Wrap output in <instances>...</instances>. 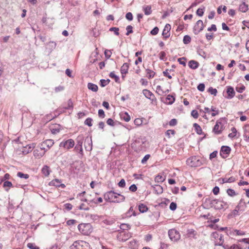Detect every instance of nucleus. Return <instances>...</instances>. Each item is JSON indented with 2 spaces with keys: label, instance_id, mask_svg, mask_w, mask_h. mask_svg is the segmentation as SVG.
<instances>
[{
  "label": "nucleus",
  "instance_id": "1",
  "mask_svg": "<svg viewBox=\"0 0 249 249\" xmlns=\"http://www.w3.org/2000/svg\"><path fill=\"white\" fill-rule=\"evenodd\" d=\"M204 204L207 208H213L216 210H225L229 207L227 202L220 199H213L211 197L206 198Z\"/></svg>",
  "mask_w": 249,
  "mask_h": 249
},
{
  "label": "nucleus",
  "instance_id": "2",
  "mask_svg": "<svg viewBox=\"0 0 249 249\" xmlns=\"http://www.w3.org/2000/svg\"><path fill=\"white\" fill-rule=\"evenodd\" d=\"M104 197L106 201L116 203L123 202L125 199V197L124 196L112 191L106 193L104 195Z\"/></svg>",
  "mask_w": 249,
  "mask_h": 249
},
{
  "label": "nucleus",
  "instance_id": "3",
  "mask_svg": "<svg viewBox=\"0 0 249 249\" xmlns=\"http://www.w3.org/2000/svg\"><path fill=\"white\" fill-rule=\"evenodd\" d=\"M79 231L83 235H89L92 231V226L89 223H81L78 225Z\"/></svg>",
  "mask_w": 249,
  "mask_h": 249
},
{
  "label": "nucleus",
  "instance_id": "4",
  "mask_svg": "<svg viewBox=\"0 0 249 249\" xmlns=\"http://www.w3.org/2000/svg\"><path fill=\"white\" fill-rule=\"evenodd\" d=\"M71 249H91L89 244L84 241H77L73 243Z\"/></svg>",
  "mask_w": 249,
  "mask_h": 249
},
{
  "label": "nucleus",
  "instance_id": "5",
  "mask_svg": "<svg viewBox=\"0 0 249 249\" xmlns=\"http://www.w3.org/2000/svg\"><path fill=\"white\" fill-rule=\"evenodd\" d=\"M168 235L170 239L174 242L178 241L180 238L179 232L174 229L169 230Z\"/></svg>",
  "mask_w": 249,
  "mask_h": 249
},
{
  "label": "nucleus",
  "instance_id": "6",
  "mask_svg": "<svg viewBox=\"0 0 249 249\" xmlns=\"http://www.w3.org/2000/svg\"><path fill=\"white\" fill-rule=\"evenodd\" d=\"M187 165L191 167H196L200 165L201 162L198 158L196 156H193L188 159L186 160Z\"/></svg>",
  "mask_w": 249,
  "mask_h": 249
},
{
  "label": "nucleus",
  "instance_id": "7",
  "mask_svg": "<svg viewBox=\"0 0 249 249\" xmlns=\"http://www.w3.org/2000/svg\"><path fill=\"white\" fill-rule=\"evenodd\" d=\"M204 29V25L202 20H198L195 25L193 28L194 33L196 35Z\"/></svg>",
  "mask_w": 249,
  "mask_h": 249
},
{
  "label": "nucleus",
  "instance_id": "8",
  "mask_svg": "<svg viewBox=\"0 0 249 249\" xmlns=\"http://www.w3.org/2000/svg\"><path fill=\"white\" fill-rule=\"evenodd\" d=\"M231 148L228 146H222L221 147L220 155L222 158H227L230 155Z\"/></svg>",
  "mask_w": 249,
  "mask_h": 249
},
{
  "label": "nucleus",
  "instance_id": "9",
  "mask_svg": "<svg viewBox=\"0 0 249 249\" xmlns=\"http://www.w3.org/2000/svg\"><path fill=\"white\" fill-rule=\"evenodd\" d=\"M74 145V141L71 139H69L65 141H63L59 144L60 147H63L66 149H69L73 147Z\"/></svg>",
  "mask_w": 249,
  "mask_h": 249
},
{
  "label": "nucleus",
  "instance_id": "10",
  "mask_svg": "<svg viewBox=\"0 0 249 249\" xmlns=\"http://www.w3.org/2000/svg\"><path fill=\"white\" fill-rule=\"evenodd\" d=\"M131 233L129 232H126L124 231H121L117 236V238L120 241L125 242L131 237Z\"/></svg>",
  "mask_w": 249,
  "mask_h": 249
},
{
  "label": "nucleus",
  "instance_id": "11",
  "mask_svg": "<svg viewBox=\"0 0 249 249\" xmlns=\"http://www.w3.org/2000/svg\"><path fill=\"white\" fill-rule=\"evenodd\" d=\"M171 25L169 24H166L163 30L162 35L164 40L170 36Z\"/></svg>",
  "mask_w": 249,
  "mask_h": 249
},
{
  "label": "nucleus",
  "instance_id": "12",
  "mask_svg": "<svg viewBox=\"0 0 249 249\" xmlns=\"http://www.w3.org/2000/svg\"><path fill=\"white\" fill-rule=\"evenodd\" d=\"M175 101V95H173L172 94L168 95L165 98V100H163V98L161 99V101L167 105L173 104L174 103Z\"/></svg>",
  "mask_w": 249,
  "mask_h": 249
},
{
  "label": "nucleus",
  "instance_id": "13",
  "mask_svg": "<svg viewBox=\"0 0 249 249\" xmlns=\"http://www.w3.org/2000/svg\"><path fill=\"white\" fill-rule=\"evenodd\" d=\"M85 148L87 151H91L92 149V140L91 138H87L85 140Z\"/></svg>",
  "mask_w": 249,
  "mask_h": 249
},
{
  "label": "nucleus",
  "instance_id": "14",
  "mask_svg": "<svg viewBox=\"0 0 249 249\" xmlns=\"http://www.w3.org/2000/svg\"><path fill=\"white\" fill-rule=\"evenodd\" d=\"M50 184L56 187H61L62 188H64L65 187V185L64 184L61 183V181L58 179H55L53 180L50 182Z\"/></svg>",
  "mask_w": 249,
  "mask_h": 249
},
{
  "label": "nucleus",
  "instance_id": "15",
  "mask_svg": "<svg viewBox=\"0 0 249 249\" xmlns=\"http://www.w3.org/2000/svg\"><path fill=\"white\" fill-rule=\"evenodd\" d=\"M227 92L228 96L226 97L227 99H231L235 95V91L232 87L229 86L227 88Z\"/></svg>",
  "mask_w": 249,
  "mask_h": 249
},
{
  "label": "nucleus",
  "instance_id": "16",
  "mask_svg": "<svg viewBox=\"0 0 249 249\" xmlns=\"http://www.w3.org/2000/svg\"><path fill=\"white\" fill-rule=\"evenodd\" d=\"M128 246L131 249H137L139 246L138 241L135 239H132L128 242Z\"/></svg>",
  "mask_w": 249,
  "mask_h": 249
},
{
  "label": "nucleus",
  "instance_id": "17",
  "mask_svg": "<svg viewBox=\"0 0 249 249\" xmlns=\"http://www.w3.org/2000/svg\"><path fill=\"white\" fill-rule=\"evenodd\" d=\"M142 93L146 98L151 100L152 101L154 100V95L149 90L144 89L142 90Z\"/></svg>",
  "mask_w": 249,
  "mask_h": 249
},
{
  "label": "nucleus",
  "instance_id": "18",
  "mask_svg": "<svg viewBox=\"0 0 249 249\" xmlns=\"http://www.w3.org/2000/svg\"><path fill=\"white\" fill-rule=\"evenodd\" d=\"M221 123L220 122H219L218 121H217L216 122V124L214 126L213 128V132L216 134H219L221 133L222 130L221 128H219V124H221Z\"/></svg>",
  "mask_w": 249,
  "mask_h": 249
},
{
  "label": "nucleus",
  "instance_id": "19",
  "mask_svg": "<svg viewBox=\"0 0 249 249\" xmlns=\"http://www.w3.org/2000/svg\"><path fill=\"white\" fill-rule=\"evenodd\" d=\"M50 129L53 134H56L60 132L61 126L59 124H55L52 126Z\"/></svg>",
  "mask_w": 249,
  "mask_h": 249
},
{
  "label": "nucleus",
  "instance_id": "20",
  "mask_svg": "<svg viewBox=\"0 0 249 249\" xmlns=\"http://www.w3.org/2000/svg\"><path fill=\"white\" fill-rule=\"evenodd\" d=\"M188 66L189 67L195 70L196 69L198 66H199V63L198 62L195 61V60H190L188 63Z\"/></svg>",
  "mask_w": 249,
  "mask_h": 249
},
{
  "label": "nucleus",
  "instance_id": "21",
  "mask_svg": "<svg viewBox=\"0 0 249 249\" xmlns=\"http://www.w3.org/2000/svg\"><path fill=\"white\" fill-rule=\"evenodd\" d=\"M82 139L83 137L82 136H78L77 138V142L76 145H77V147H79V153L81 154H82L83 152V148H82Z\"/></svg>",
  "mask_w": 249,
  "mask_h": 249
},
{
  "label": "nucleus",
  "instance_id": "22",
  "mask_svg": "<svg viewBox=\"0 0 249 249\" xmlns=\"http://www.w3.org/2000/svg\"><path fill=\"white\" fill-rule=\"evenodd\" d=\"M129 64L127 63H124L121 68V72L122 75L126 74L128 72Z\"/></svg>",
  "mask_w": 249,
  "mask_h": 249
},
{
  "label": "nucleus",
  "instance_id": "23",
  "mask_svg": "<svg viewBox=\"0 0 249 249\" xmlns=\"http://www.w3.org/2000/svg\"><path fill=\"white\" fill-rule=\"evenodd\" d=\"M51 170H50V168L47 165H44L42 169L41 172L45 176L48 177L50 174Z\"/></svg>",
  "mask_w": 249,
  "mask_h": 249
},
{
  "label": "nucleus",
  "instance_id": "24",
  "mask_svg": "<svg viewBox=\"0 0 249 249\" xmlns=\"http://www.w3.org/2000/svg\"><path fill=\"white\" fill-rule=\"evenodd\" d=\"M54 142L53 140L48 139L46 140L41 143V146H46L48 148L52 147Z\"/></svg>",
  "mask_w": 249,
  "mask_h": 249
},
{
  "label": "nucleus",
  "instance_id": "25",
  "mask_svg": "<svg viewBox=\"0 0 249 249\" xmlns=\"http://www.w3.org/2000/svg\"><path fill=\"white\" fill-rule=\"evenodd\" d=\"M239 9L240 11L243 13H245L248 10V5L245 2H243L240 4Z\"/></svg>",
  "mask_w": 249,
  "mask_h": 249
},
{
  "label": "nucleus",
  "instance_id": "26",
  "mask_svg": "<svg viewBox=\"0 0 249 249\" xmlns=\"http://www.w3.org/2000/svg\"><path fill=\"white\" fill-rule=\"evenodd\" d=\"M47 48H48L50 52H51L53 50L56 46V43L54 41H50L47 44Z\"/></svg>",
  "mask_w": 249,
  "mask_h": 249
},
{
  "label": "nucleus",
  "instance_id": "27",
  "mask_svg": "<svg viewBox=\"0 0 249 249\" xmlns=\"http://www.w3.org/2000/svg\"><path fill=\"white\" fill-rule=\"evenodd\" d=\"M145 71L146 72V76L149 79L153 78L156 74V72L150 69H146Z\"/></svg>",
  "mask_w": 249,
  "mask_h": 249
},
{
  "label": "nucleus",
  "instance_id": "28",
  "mask_svg": "<svg viewBox=\"0 0 249 249\" xmlns=\"http://www.w3.org/2000/svg\"><path fill=\"white\" fill-rule=\"evenodd\" d=\"M88 88L89 90H91L94 92L97 91L98 89V86L96 85L91 83H89L88 84Z\"/></svg>",
  "mask_w": 249,
  "mask_h": 249
},
{
  "label": "nucleus",
  "instance_id": "29",
  "mask_svg": "<svg viewBox=\"0 0 249 249\" xmlns=\"http://www.w3.org/2000/svg\"><path fill=\"white\" fill-rule=\"evenodd\" d=\"M3 187L6 192H8L10 188L13 187V184L12 182L9 181H5L3 182Z\"/></svg>",
  "mask_w": 249,
  "mask_h": 249
},
{
  "label": "nucleus",
  "instance_id": "30",
  "mask_svg": "<svg viewBox=\"0 0 249 249\" xmlns=\"http://www.w3.org/2000/svg\"><path fill=\"white\" fill-rule=\"evenodd\" d=\"M120 116L121 119L125 122H129L130 120V115L126 112L124 113H122Z\"/></svg>",
  "mask_w": 249,
  "mask_h": 249
},
{
  "label": "nucleus",
  "instance_id": "31",
  "mask_svg": "<svg viewBox=\"0 0 249 249\" xmlns=\"http://www.w3.org/2000/svg\"><path fill=\"white\" fill-rule=\"evenodd\" d=\"M153 188L154 191L157 194H161L163 192L162 187L160 185H155Z\"/></svg>",
  "mask_w": 249,
  "mask_h": 249
},
{
  "label": "nucleus",
  "instance_id": "32",
  "mask_svg": "<svg viewBox=\"0 0 249 249\" xmlns=\"http://www.w3.org/2000/svg\"><path fill=\"white\" fill-rule=\"evenodd\" d=\"M193 126L195 128V129L196 130V132L198 134V135H201L203 133L202 130L199 124H198L196 123H195L193 124Z\"/></svg>",
  "mask_w": 249,
  "mask_h": 249
},
{
  "label": "nucleus",
  "instance_id": "33",
  "mask_svg": "<svg viewBox=\"0 0 249 249\" xmlns=\"http://www.w3.org/2000/svg\"><path fill=\"white\" fill-rule=\"evenodd\" d=\"M143 12L146 15H149L152 13L151 6L147 5L143 7Z\"/></svg>",
  "mask_w": 249,
  "mask_h": 249
},
{
  "label": "nucleus",
  "instance_id": "34",
  "mask_svg": "<svg viewBox=\"0 0 249 249\" xmlns=\"http://www.w3.org/2000/svg\"><path fill=\"white\" fill-rule=\"evenodd\" d=\"M245 127L246 129L244 131V137L245 138V140L247 142H249V131L247 129L248 127L249 128V124L246 125Z\"/></svg>",
  "mask_w": 249,
  "mask_h": 249
},
{
  "label": "nucleus",
  "instance_id": "35",
  "mask_svg": "<svg viewBox=\"0 0 249 249\" xmlns=\"http://www.w3.org/2000/svg\"><path fill=\"white\" fill-rule=\"evenodd\" d=\"M224 243V239L223 236L222 234H220L219 237L218 238V240L215 241V246H222Z\"/></svg>",
  "mask_w": 249,
  "mask_h": 249
},
{
  "label": "nucleus",
  "instance_id": "36",
  "mask_svg": "<svg viewBox=\"0 0 249 249\" xmlns=\"http://www.w3.org/2000/svg\"><path fill=\"white\" fill-rule=\"evenodd\" d=\"M138 208H139V210L140 212L142 213H145V212H147L148 210L147 207L145 205H144L142 203L139 204Z\"/></svg>",
  "mask_w": 249,
  "mask_h": 249
},
{
  "label": "nucleus",
  "instance_id": "37",
  "mask_svg": "<svg viewBox=\"0 0 249 249\" xmlns=\"http://www.w3.org/2000/svg\"><path fill=\"white\" fill-rule=\"evenodd\" d=\"M73 106L71 99H70L67 102V106L64 107L63 108L65 109H73Z\"/></svg>",
  "mask_w": 249,
  "mask_h": 249
},
{
  "label": "nucleus",
  "instance_id": "38",
  "mask_svg": "<svg viewBox=\"0 0 249 249\" xmlns=\"http://www.w3.org/2000/svg\"><path fill=\"white\" fill-rule=\"evenodd\" d=\"M45 153V151H43L42 152H39L37 149L35 150L34 151V156L36 158H40L42 157Z\"/></svg>",
  "mask_w": 249,
  "mask_h": 249
},
{
  "label": "nucleus",
  "instance_id": "39",
  "mask_svg": "<svg viewBox=\"0 0 249 249\" xmlns=\"http://www.w3.org/2000/svg\"><path fill=\"white\" fill-rule=\"evenodd\" d=\"M235 178L233 177H231L229 178H222V183H226V182H229V183H231L235 181Z\"/></svg>",
  "mask_w": 249,
  "mask_h": 249
},
{
  "label": "nucleus",
  "instance_id": "40",
  "mask_svg": "<svg viewBox=\"0 0 249 249\" xmlns=\"http://www.w3.org/2000/svg\"><path fill=\"white\" fill-rule=\"evenodd\" d=\"M33 149L32 145H28L25 147V149L22 151V152L24 154H27L29 152H31Z\"/></svg>",
  "mask_w": 249,
  "mask_h": 249
},
{
  "label": "nucleus",
  "instance_id": "41",
  "mask_svg": "<svg viewBox=\"0 0 249 249\" xmlns=\"http://www.w3.org/2000/svg\"><path fill=\"white\" fill-rule=\"evenodd\" d=\"M242 203L244 205H245V202H243V199H241L240 202H239V203L236 206V209H235L233 211V214H234V215L237 214L238 211L240 210V206L242 204Z\"/></svg>",
  "mask_w": 249,
  "mask_h": 249
},
{
  "label": "nucleus",
  "instance_id": "42",
  "mask_svg": "<svg viewBox=\"0 0 249 249\" xmlns=\"http://www.w3.org/2000/svg\"><path fill=\"white\" fill-rule=\"evenodd\" d=\"M231 131L232 132L228 135V137L231 139H232L236 136L237 134V130L235 127H233L231 128Z\"/></svg>",
  "mask_w": 249,
  "mask_h": 249
},
{
  "label": "nucleus",
  "instance_id": "43",
  "mask_svg": "<svg viewBox=\"0 0 249 249\" xmlns=\"http://www.w3.org/2000/svg\"><path fill=\"white\" fill-rule=\"evenodd\" d=\"M103 222L107 225H112L115 223V220L113 218L105 219L103 221Z\"/></svg>",
  "mask_w": 249,
  "mask_h": 249
},
{
  "label": "nucleus",
  "instance_id": "44",
  "mask_svg": "<svg viewBox=\"0 0 249 249\" xmlns=\"http://www.w3.org/2000/svg\"><path fill=\"white\" fill-rule=\"evenodd\" d=\"M130 227V225L128 224H122L120 225V228L123 230L122 231L129 230Z\"/></svg>",
  "mask_w": 249,
  "mask_h": 249
},
{
  "label": "nucleus",
  "instance_id": "45",
  "mask_svg": "<svg viewBox=\"0 0 249 249\" xmlns=\"http://www.w3.org/2000/svg\"><path fill=\"white\" fill-rule=\"evenodd\" d=\"M197 53H198V55L202 56L204 58H206V53L202 49H200V48L197 49Z\"/></svg>",
  "mask_w": 249,
  "mask_h": 249
},
{
  "label": "nucleus",
  "instance_id": "46",
  "mask_svg": "<svg viewBox=\"0 0 249 249\" xmlns=\"http://www.w3.org/2000/svg\"><path fill=\"white\" fill-rule=\"evenodd\" d=\"M191 37L188 35H185L183 37V43L185 44H189L191 42Z\"/></svg>",
  "mask_w": 249,
  "mask_h": 249
},
{
  "label": "nucleus",
  "instance_id": "47",
  "mask_svg": "<svg viewBox=\"0 0 249 249\" xmlns=\"http://www.w3.org/2000/svg\"><path fill=\"white\" fill-rule=\"evenodd\" d=\"M17 176L20 178H23L25 179H27L29 177V175L28 174H24L20 172H18L17 173Z\"/></svg>",
  "mask_w": 249,
  "mask_h": 249
},
{
  "label": "nucleus",
  "instance_id": "48",
  "mask_svg": "<svg viewBox=\"0 0 249 249\" xmlns=\"http://www.w3.org/2000/svg\"><path fill=\"white\" fill-rule=\"evenodd\" d=\"M211 111L213 112L212 113V116L213 117L218 115L219 112V110L216 109V108L214 107L213 106H212Z\"/></svg>",
  "mask_w": 249,
  "mask_h": 249
},
{
  "label": "nucleus",
  "instance_id": "49",
  "mask_svg": "<svg viewBox=\"0 0 249 249\" xmlns=\"http://www.w3.org/2000/svg\"><path fill=\"white\" fill-rule=\"evenodd\" d=\"M107 123L110 126H114L116 125V124L118 123V122H114L112 119L109 118L107 119Z\"/></svg>",
  "mask_w": 249,
  "mask_h": 249
},
{
  "label": "nucleus",
  "instance_id": "50",
  "mask_svg": "<svg viewBox=\"0 0 249 249\" xmlns=\"http://www.w3.org/2000/svg\"><path fill=\"white\" fill-rule=\"evenodd\" d=\"M227 193L230 196H236L237 194L235 193L234 190L232 189H228L227 190Z\"/></svg>",
  "mask_w": 249,
  "mask_h": 249
},
{
  "label": "nucleus",
  "instance_id": "51",
  "mask_svg": "<svg viewBox=\"0 0 249 249\" xmlns=\"http://www.w3.org/2000/svg\"><path fill=\"white\" fill-rule=\"evenodd\" d=\"M245 87L241 85L240 87L237 86L235 88L236 90L239 93H242L245 89Z\"/></svg>",
  "mask_w": 249,
  "mask_h": 249
},
{
  "label": "nucleus",
  "instance_id": "52",
  "mask_svg": "<svg viewBox=\"0 0 249 249\" xmlns=\"http://www.w3.org/2000/svg\"><path fill=\"white\" fill-rule=\"evenodd\" d=\"M186 58L184 57L179 58L178 59V61L179 62V63L181 65H182L183 66H185L186 65Z\"/></svg>",
  "mask_w": 249,
  "mask_h": 249
},
{
  "label": "nucleus",
  "instance_id": "53",
  "mask_svg": "<svg viewBox=\"0 0 249 249\" xmlns=\"http://www.w3.org/2000/svg\"><path fill=\"white\" fill-rule=\"evenodd\" d=\"M156 92L160 95L164 94V91L162 89L160 86H158L156 88Z\"/></svg>",
  "mask_w": 249,
  "mask_h": 249
},
{
  "label": "nucleus",
  "instance_id": "54",
  "mask_svg": "<svg viewBox=\"0 0 249 249\" xmlns=\"http://www.w3.org/2000/svg\"><path fill=\"white\" fill-rule=\"evenodd\" d=\"M208 91L214 96H216L217 92V89H213L212 87L209 88Z\"/></svg>",
  "mask_w": 249,
  "mask_h": 249
},
{
  "label": "nucleus",
  "instance_id": "55",
  "mask_svg": "<svg viewBox=\"0 0 249 249\" xmlns=\"http://www.w3.org/2000/svg\"><path fill=\"white\" fill-rule=\"evenodd\" d=\"M92 119L91 118H88L84 122L85 124L89 126H91L92 125Z\"/></svg>",
  "mask_w": 249,
  "mask_h": 249
},
{
  "label": "nucleus",
  "instance_id": "56",
  "mask_svg": "<svg viewBox=\"0 0 249 249\" xmlns=\"http://www.w3.org/2000/svg\"><path fill=\"white\" fill-rule=\"evenodd\" d=\"M164 178L160 175H158L155 178V181L157 182H162L164 180Z\"/></svg>",
  "mask_w": 249,
  "mask_h": 249
},
{
  "label": "nucleus",
  "instance_id": "57",
  "mask_svg": "<svg viewBox=\"0 0 249 249\" xmlns=\"http://www.w3.org/2000/svg\"><path fill=\"white\" fill-rule=\"evenodd\" d=\"M109 76L111 78H114L115 81L116 82H118V81L119 80V77L115 74L114 71H112V72H110Z\"/></svg>",
  "mask_w": 249,
  "mask_h": 249
},
{
  "label": "nucleus",
  "instance_id": "58",
  "mask_svg": "<svg viewBox=\"0 0 249 249\" xmlns=\"http://www.w3.org/2000/svg\"><path fill=\"white\" fill-rule=\"evenodd\" d=\"M132 29H133V27L131 25H128L126 28V30L127 31L126 35L128 36L130 34L132 33H133Z\"/></svg>",
  "mask_w": 249,
  "mask_h": 249
},
{
  "label": "nucleus",
  "instance_id": "59",
  "mask_svg": "<svg viewBox=\"0 0 249 249\" xmlns=\"http://www.w3.org/2000/svg\"><path fill=\"white\" fill-rule=\"evenodd\" d=\"M109 31H113L114 32V34L116 36H118L119 35V29L118 27H111L109 29Z\"/></svg>",
  "mask_w": 249,
  "mask_h": 249
},
{
  "label": "nucleus",
  "instance_id": "60",
  "mask_svg": "<svg viewBox=\"0 0 249 249\" xmlns=\"http://www.w3.org/2000/svg\"><path fill=\"white\" fill-rule=\"evenodd\" d=\"M175 134V131L174 130L169 129L166 131L165 133L166 136L170 138V135L172 134L173 135H174Z\"/></svg>",
  "mask_w": 249,
  "mask_h": 249
},
{
  "label": "nucleus",
  "instance_id": "61",
  "mask_svg": "<svg viewBox=\"0 0 249 249\" xmlns=\"http://www.w3.org/2000/svg\"><path fill=\"white\" fill-rule=\"evenodd\" d=\"M159 31V29L158 27H154L150 32L152 35L155 36L158 34Z\"/></svg>",
  "mask_w": 249,
  "mask_h": 249
},
{
  "label": "nucleus",
  "instance_id": "62",
  "mask_svg": "<svg viewBox=\"0 0 249 249\" xmlns=\"http://www.w3.org/2000/svg\"><path fill=\"white\" fill-rule=\"evenodd\" d=\"M165 56H166V53L163 51L159 53V57L160 60L165 61L166 60V59L165 58Z\"/></svg>",
  "mask_w": 249,
  "mask_h": 249
},
{
  "label": "nucleus",
  "instance_id": "63",
  "mask_svg": "<svg viewBox=\"0 0 249 249\" xmlns=\"http://www.w3.org/2000/svg\"><path fill=\"white\" fill-rule=\"evenodd\" d=\"M27 247L30 249H39V248L36 246L34 243H29L27 244Z\"/></svg>",
  "mask_w": 249,
  "mask_h": 249
},
{
  "label": "nucleus",
  "instance_id": "64",
  "mask_svg": "<svg viewBox=\"0 0 249 249\" xmlns=\"http://www.w3.org/2000/svg\"><path fill=\"white\" fill-rule=\"evenodd\" d=\"M204 8L201 9V8H198L196 12V14L197 16L199 17H202L203 15L204 14Z\"/></svg>",
  "mask_w": 249,
  "mask_h": 249
}]
</instances>
